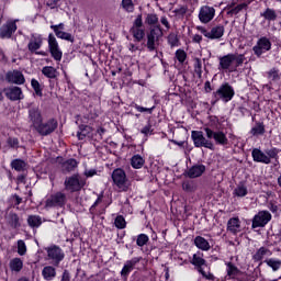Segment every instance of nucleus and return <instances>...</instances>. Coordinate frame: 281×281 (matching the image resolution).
<instances>
[{
    "label": "nucleus",
    "instance_id": "603ef678",
    "mask_svg": "<svg viewBox=\"0 0 281 281\" xmlns=\"http://www.w3.org/2000/svg\"><path fill=\"white\" fill-rule=\"evenodd\" d=\"M132 106L138 111V113H149V115H153V111H155V105L151 108H144L138 105L137 103H132Z\"/></svg>",
    "mask_w": 281,
    "mask_h": 281
},
{
    "label": "nucleus",
    "instance_id": "423d86ee",
    "mask_svg": "<svg viewBox=\"0 0 281 281\" xmlns=\"http://www.w3.org/2000/svg\"><path fill=\"white\" fill-rule=\"evenodd\" d=\"M45 251L47 252V260H50L54 267H58L65 260V251L59 246H48L45 248Z\"/></svg>",
    "mask_w": 281,
    "mask_h": 281
},
{
    "label": "nucleus",
    "instance_id": "8fccbe9b",
    "mask_svg": "<svg viewBox=\"0 0 281 281\" xmlns=\"http://www.w3.org/2000/svg\"><path fill=\"white\" fill-rule=\"evenodd\" d=\"M114 225L117 229L126 228V220L122 215H117L114 220Z\"/></svg>",
    "mask_w": 281,
    "mask_h": 281
},
{
    "label": "nucleus",
    "instance_id": "6e6552de",
    "mask_svg": "<svg viewBox=\"0 0 281 281\" xmlns=\"http://www.w3.org/2000/svg\"><path fill=\"white\" fill-rule=\"evenodd\" d=\"M87 182L80 175H74L71 177L66 178L64 186L68 192H80L81 188H85Z\"/></svg>",
    "mask_w": 281,
    "mask_h": 281
},
{
    "label": "nucleus",
    "instance_id": "cd10ccee",
    "mask_svg": "<svg viewBox=\"0 0 281 281\" xmlns=\"http://www.w3.org/2000/svg\"><path fill=\"white\" fill-rule=\"evenodd\" d=\"M194 245L198 249H201V251H210L211 249L210 241L202 236H196L194 238Z\"/></svg>",
    "mask_w": 281,
    "mask_h": 281
},
{
    "label": "nucleus",
    "instance_id": "e2e57ef3",
    "mask_svg": "<svg viewBox=\"0 0 281 281\" xmlns=\"http://www.w3.org/2000/svg\"><path fill=\"white\" fill-rule=\"evenodd\" d=\"M140 133H142L143 135H146L147 137H148V135H153V125H150V123H148L147 125H145V126L142 128Z\"/></svg>",
    "mask_w": 281,
    "mask_h": 281
},
{
    "label": "nucleus",
    "instance_id": "a878e982",
    "mask_svg": "<svg viewBox=\"0 0 281 281\" xmlns=\"http://www.w3.org/2000/svg\"><path fill=\"white\" fill-rule=\"evenodd\" d=\"M198 273H200L203 280H207V281L216 280V277L214 276V273H212L211 268L207 265L198 269Z\"/></svg>",
    "mask_w": 281,
    "mask_h": 281
},
{
    "label": "nucleus",
    "instance_id": "7c9ffc66",
    "mask_svg": "<svg viewBox=\"0 0 281 281\" xmlns=\"http://www.w3.org/2000/svg\"><path fill=\"white\" fill-rule=\"evenodd\" d=\"M42 276L44 280L52 281L54 278H56V268L52 266H46L42 270Z\"/></svg>",
    "mask_w": 281,
    "mask_h": 281
},
{
    "label": "nucleus",
    "instance_id": "a211bd4d",
    "mask_svg": "<svg viewBox=\"0 0 281 281\" xmlns=\"http://www.w3.org/2000/svg\"><path fill=\"white\" fill-rule=\"evenodd\" d=\"M16 23L19 20H9L0 27V38H12V34L16 32Z\"/></svg>",
    "mask_w": 281,
    "mask_h": 281
},
{
    "label": "nucleus",
    "instance_id": "69168bd1",
    "mask_svg": "<svg viewBox=\"0 0 281 281\" xmlns=\"http://www.w3.org/2000/svg\"><path fill=\"white\" fill-rule=\"evenodd\" d=\"M144 25V21L142 20V15H138L132 27H142Z\"/></svg>",
    "mask_w": 281,
    "mask_h": 281
},
{
    "label": "nucleus",
    "instance_id": "4c0bfd02",
    "mask_svg": "<svg viewBox=\"0 0 281 281\" xmlns=\"http://www.w3.org/2000/svg\"><path fill=\"white\" fill-rule=\"evenodd\" d=\"M263 262H266L267 266L270 267V269H272V271H280V268H281L280 259L269 258V259H266Z\"/></svg>",
    "mask_w": 281,
    "mask_h": 281
},
{
    "label": "nucleus",
    "instance_id": "f704fd0d",
    "mask_svg": "<svg viewBox=\"0 0 281 281\" xmlns=\"http://www.w3.org/2000/svg\"><path fill=\"white\" fill-rule=\"evenodd\" d=\"M247 186L245 183H239L233 191L234 196L243 198L248 194Z\"/></svg>",
    "mask_w": 281,
    "mask_h": 281
},
{
    "label": "nucleus",
    "instance_id": "680f3d73",
    "mask_svg": "<svg viewBox=\"0 0 281 281\" xmlns=\"http://www.w3.org/2000/svg\"><path fill=\"white\" fill-rule=\"evenodd\" d=\"M8 146L11 148H19V138L16 137H9L7 140Z\"/></svg>",
    "mask_w": 281,
    "mask_h": 281
},
{
    "label": "nucleus",
    "instance_id": "bf43d9fd",
    "mask_svg": "<svg viewBox=\"0 0 281 281\" xmlns=\"http://www.w3.org/2000/svg\"><path fill=\"white\" fill-rule=\"evenodd\" d=\"M194 71L199 78H201L203 74V64L200 61V59H195L194 61Z\"/></svg>",
    "mask_w": 281,
    "mask_h": 281
},
{
    "label": "nucleus",
    "instance_id": "b1692460",
    "mask_svg": "<svg viewBox=\"0 0 281 281\" xmlns=\"http://www.w3.org/2000/svg\"><path fill=\"white\" fill-rule=\"evenodd\" d=\"M273 252L267 247H260L254 255L252 260L255 262H262L265 258H269V256H272Z\"/></svg>",
    "mask_w": 281,
    "mask_h": 281
},
{
    "label": "nucleus",
    "instance_id": "37998d69",
    "mask_svg": "<svg viewBox=\"0 0 281 281\" xmlns=\"http://www.w3.org/2000/svg\"><path fill=\"white\" fill-rule=\"evenodd\" d=\"M144 164H145V160L139 155H135L131 159L132 168H135L136 170H139V168H142L144 166Z\"/></svg>",
    "mask_w": 281,
    "mask_h": 281
},
{
    "label": "nucleus",
    "instance_id": "1a4fd4ad",
    "mask_svg": "<svg viewBox=\"0 0 281 281\" xmlns=\"http://www.w3.org/2000/svg\"><path fill=\"white\" fill-rule=\"evenodd\" d=\"M204 133L207 139H214L217 146H227L229 144V139H227V134L223 131H213L210 127H204Z\"/></svg>",
    "mask_w": 281,
    "mask_h": 281
},
{
    "label": "nucleus",
    "instance_id": "864d4df0",
    "mask_svg": "<svg viewBox=\"0 0 281 281\" xmlns=\"http://www.w3.org/2000/svg\"><path fill=\"white\" fill-rule=\"evenodd\" d=\"M18 254L19 256H25L27 254V246L23 239L18 240Z\"/></svg>",
    "mask_w": 281,
    "mask_h": 281
},
{
    "label": "nucleus",
    "instance_id": "6e6d98bb",
    "mask_svg": "<svg viewBox=\"0 0 281 281\" xmlns=\"http://www.w3.org/2000/svg\"><path fill=\"white\" fill-rule=\"evenodd\" d=\"M149 238H148V235L146 234H139L137 236V239H136V245L138 247H144V245H146L148 243Z\"/></svg>",
    "mask_w": 281,
    "mask_h": 281
},
{
    "label": "nucleus",
    "instance_id": "5701e85b",
    "mask_svg": "<svg viewBox=\"0 0 281 281\" xmlns=\"http://www.w3.org/2000/svg\"><path fill=\"white\" fill-rule=\"evenodd\" d=\"M251 155L254 161H257V164H271L269 156L258 148L252 149Z\"/></svg>",
    "mask_w": 281,
    "mask_h": 281
},
{
    "label": "nucleus",
    "instance_id": "4be33fe9",
    "mask_svg": "<svg viewBox=\"0 0 281 281\" xmlns=\"http://www.w3.org/2000/svg\"><path fill=\"white\" fill-rule=\"evenodd\" d=\"M226 280H236L238 276H240V269L236 267V265L232 263V261H226Z\"/></svg>",
    "mask_w": 281,
    "mask_h": 281
},
{
    "label": "nucleus",
    "instance_id": "c85d7f7f",
    "mask_svg": "<svg viewBox=\"0 0 281 281\" xmlns=\"http://www.w3.org/2000/svg\"><path fill=\"white\" fill-rule=\"evenodd\" d=\"M9 268L13 273H20L23 270V261L21 258L15 257L10 260Z\"/></svg>",
    "mask_w": 281,
    "mask_h": 281
},
{
    "label": "nucleus",
    "instance_id": "e433bc0d",
    "mask_svg": "<svg viewBox=\"0 0 281 281\" xmlns=\"http://www.w3.org/2000/svg\"><path fill=\"white\" fill-rule=\"evenodd\" d=\"M55 35L57 36V38H60L61 41H68V43H74L75 41L74 35L65 31H58L55 29Z\"/></svg>",
    "mask_w": 281,
    "mask_h": 281
},
{
    "label": "nucleus",
    "instance_id": "4d7b16f0",
    "mask_svg": "<svg viewBox=\"0 0 281 281\" xmlns=\"http://www.w3.org/2000/svg\"><path fill=\"white\" fill-rule=\"evenodd\" d=\"M176 58L181 65H183V63H186V58H188V54L183 49H178L176 50Z\"/></svg>",
    "mask_w": 281,
    "mask_h": 281
},
{
    "label": "nucleus",
    "instance_id": "58836bf2",
    "mask_svg": "<svg viewBox=\"0 0 281 281\" xmlns=\"http://www.w3.org/2000/svg\"><path fill=\"white\" fill-rule=\"evenodd\" d=\"M131 32H132L133 37L135 38V41H137V43L143 41L144 36H146V32L142 27H132Z\"/></svg>",
    "mask_w": 281,
    "mask_h": 281
},
{
    "label": "nucleus",
    "instance_id": "2f4dec72",
    "mask_svg": "<svg viewBox=\"0 0 281 281\" xmlns=\"http://www.w3.org/2000/svg\"><path fill=\"white\" fill-rule=\"evenodd\" d=\"M260 16L269 23L278 20V13L271 8H267L262 13H260Z\"/></svg>",
    "mask_w": 281,
    "mask_h": 281
},
{
    "label": "nucleus",
    "instance_id": "13d9d810",
    "mask_svg": "<svg viewBox=\"0 0 281 281\" xmlns=\"http://www.w3.org/2000/svg\"><path fill=\"white\" fill-rule=\"evenodd\" d=\"M279 153H280V149L276 147L266 150V155L267 157H269V159H278Z\"/></svg>",
    "mask_w": 281,
    "mask_h": 281
},
{
    "label": "nucleus",
    "instance_id": "ddd939ff",
    "mask_svg": "<svg viewBox=\"0 0 281 281\" xmlns=\"http://www.w3.org/2000/svg\"><path fill=\"white\" fill-rule=\"evenodd\" d=\"M252 52L255 56L258 57L262 54H267V52H271V40L267 36H261L252 47Z\"/></svg>",
    "mask_w": 281,
    "mask_h": 281
},
{
    "label": "nucleus",
    "instance_id": "a19ab883",
    "mask_svg": "<svg viewBox=\"0 0 281 281\" xmlns=\"http://www.w3.org/2000/svg\"><path fill=\"white\" fill-rule=\"evenodd\" d=\"M227 8L231 9L227 12V14H229L231 16H234V15L238 14L239 12H241V10H245V8H247V4L241 3L234 8V2H232V3H228Z\"/></svg>",
    "mask_w": 281,
    "mask_h": 281
},
{
    "label": "nucleus",
    "instance_id": "dca6fc26",
    "mask_svg": "<svg viewBox=\"0 0 281 281\" xmlns=\"http://www.w3.org/2000/svg\"><path fill=\"white\" fill-rule=\"evenodd\" d=\"M142 262V257H133L130 260H126L123 265V268L121 270V278L123 280H128V276H131V272Z\"/></svg>",
    "mask_w": 281,
    "mask_h": 281
},
{
    "label": "nucleus",
    "instance_id": "f3484780",
    "mask_svg": "<svg viewBox=\"0 0 281 281\" xmlns=\"http://www.w3.org/2000/svg\"><path fill=\"white\" fill-rule=\"evenodd\" d=\"M43 122V113L41 112V109L34 106L29 109V123L31 124V127L36 131V127L41 125Z\"/></svg>",
    "mask_w": 281,
    "mask_h": 281
},
{
    "label": "nucleus",
    "instance_id": "9b49d317",
    "mask_svg": "<svg viewBox=\"0 0 281 281\" xmlns=\"http://www.w3.org/2000/svg\"><path fill=\"white\" fill-rule=\"evenodd\" d=\"M56 128H58V121L56 119H49L45 123L42 121L35 131L38 135H42V137H47V135H52Z\"/></svg>",
    "mask_w": 281,
    "mask_h": 281
},
{
    "label": "nucleus",
    "instance_id": "5fc2aeb1",
    "mask_svg": "<svg viewBox=\"0 0 281 281\" xmlns=\"http://www.w3.org/2000/svg\"><path fill=\"white\" fill-rule=\"evenodd\" d=\"M168 44L170 45V47H179V37L177 36V34H169Z\"/></svg>",
    "mask_w": 281,
    "mask_h": 281
},
{
    "label": "nucleus",
    "instance_id": "bb28decb",
    "mask_svg": "<svg viewBox=\"0 0 281 281\" xmlns=\"http://www.w3.org/2000/svg\"><path fill=\"white\" fill-rule=\"evenodd\" d=\"M191 265H193V267H195V269L198 271V269L206 267L207 266V261H205L203 259V254L196 252V254L193 255V258L191 260Z\"/></svg>",
    "mask_w": 281,
    "mask_h": 281
},
{
    "label": "nucleus",
    "instance_id": "9d476101",
    "mask_svg": "<svg viewBox=\"0 0 281 281\" xmlns=\"http://www.w3.org/2000/svg\"><path fill=\"white\" fill-rule=\"evenodd\" d=\"M43 47V35L38 33L31 34V38L27 44V49L31 52V54H36L37 56H45V52L41 49Z\"/></svg>",
    "mask_w": 281,
    "mask_h": 281
},
{
    "label": "nucleus",
    "instance_id": "39448f33",
    "mask_svg": "<svg viewBox=\"0 0 281 281\" xmlns=\"http://www.w3.org/2000/svg\"><path fill=\"white\" fill-rule=\"evenodd\" d=\"M191 139L195 148H207L209 150H214V143L211 138L205 137L202 131H192Z\"/></svg>",
    "mask_w": 281,
    "mask_h": 281
},
{
    "label": "nucleus",
    "instance_id": "393cba45",
    "mask_svg": "<svg viewBox=\"0 0 281 281\" xmlns=\"http://www.w3.org/2000/svg\"><path fill=\"white\" fill-rule=\"evenodd\" d=\"M203 172H205V165H194L188 170L187 176L190 179H196L201 177Z\"/></svg>",
    "mask_w": 281,
    "mask_h": 281
},
{
    "label": "nucleus",
    "instance_id": "473e14b6",
    "mask_svg": "<svg viewBox=\"0 0 281 281\" xmlns=\"http://www.w3.org/2000/svg\"><path fill=\"white\" fill-rule=\"evenodd\" d=\"M76 168H78V161L74 158L68 159L63 164L64 172H74Z\"/></svg>",
    "mask_w": 281,
    "mask_h": 281
},
{
    "label": "nucleus",
    "instance_id": "3c124183",
    "mask_svg": "<svg viewBox=\"0 0 281 281\" xmlns=\"http://www.w3.org/2000/svg\"><path fill=\"white\" fill-rule=\"evenodd\" d=\"M147 25H157L159 23V18L155 13H148L145 19Z\"/></svg>",
    "mask_w": 281,
    "mask_h": 281
},
{
    "label": "nucleus",
    "instance_id": "c756f323",
    "mask_svg": "<svg viewBox=\"0 0 281 281\" xmlns=\"http://www.w3.org/2000/svg\"><path fill=\"white\" fill-rule=\"evenodd\" d=\"M227 229L231 234H238L240 232V220L238 217H233L227 223Z\"/></svg>",
    "mask_w": 281,
    "mask_h": 281
},
{
    "label": "nucleus",
    "instance_id": "412c9836",
    "mask_svg": "<svg viewBox=\"0 0 281 281\" xmlns=\"http://www.w3.org/2000/svg\"><path fill=\"white\" fill-rule=\"evenodd\" d=\"M7 80L8 82H11L12 85H24L25 83V77L23 76V72L19 70L9 71L7 74Z\"/></svg>",
    "mask_w": 281,
    "mask_h": 281
},
{
    "label": "nucleus",
    "instance_id": "09e8293b",
    "mask_svg": "<svg viewBox=\"0 0 281 281\" xmlns=\"http://www.w3.org/2000/svg\"><path fill=\"white\" fill-rule=\"evenodd\" d=\"M268 80L270 82H278L280 80V70L272 68L268 71Z\"/></svg>",
    "mask_w": 281,
    "mask_h": 281
},
{
    "label": "nucleus",
    "instance_id": "a18cd8bd",
    "mask_svg": "<svg viewBox=\"0 0 281 281\" xmlns=\"http://www.w3.org/2000/svg\"><path fill=\"white\" fill-rule=\"evenodd\" d=\"M121 8L124 10V12H135V3H133V0H122Z\"/></svg>",
    "mask_w": 281,
    "mask_h": 281
},
{
    "label": "nucleus",
    "instance_id": "338daca9",
    "mask_svg": "<svg viewBox=\"0 0 281 281\" xmlns=\"http://www.w3.org/2000/svg\"><path fill=\"white\" fill-rule=\"evenodd\" d=\"M79 131L81 133H85L86 135H89V133H91L92 128L89 125H81V126H79Z\"/></svg>",
    "mask_w": 281,
    "mask_h": 281
},
{
    "label": "nucleus",
    "instance_id": "f03ea898",
    "mask_svg": "<svg viewBox=\"0 0 281 281\" xmlns=\"http://www.w3.org/2000/svg\"><path fill=\"white\" fill-rule=\"evenodd\" d=\"M113 186L119 192H128L131 190V180L126 177V171L122 168L114 169L111 175Z\"/></svg>",
    "mask_w": 281,
    "mask_h": 281
},
{
    "label": "nucleus",
    "instance_id": "2eb2a0df",
    "mask_svg": "<svg viewBox=\"0 0 281 281\" xmlns=\"http://www.w3.org/2000/svg\"><path fill=\"white\" fill-rule=\"evenodd\" d=\"M272 215L269 211H259L252 218L251 227L256 229L258 227H266L271 222Z\"/></svg>",
    "mask_w": 281,
    "mask_h": 281
},
{
    "label": "nucleus",
    "instance_id": "0e129e2a",
    "mask_svg": "<svg viewBox=\"0 0 281 281\" xmlns=\"http://www.w3.org/2000/svg\"><path fill=\"white\" fill-rule=\"evenodd\" d=\"M50 30H53V32H55V33H56V30L58 32H63V30H65V24L59 23V24L50 25Z\"/></svg>",
    "mask_w": 281,
    "mask_h": 281
},
{
    "label": "nucleus",
    "instance_id": "052dcab7",
    "mask_svg": "<svg viewBox=\"0 0 281 281\" xmlns=\"http://www.w3.org/2000/svg\"><path fill=\"white\" fill-rule=\"evenodd\" d=\"M176 16H184L186 12H188V8L187 7H178L173 10Z\"/></svg>",
    "mask_w": 281,
    "mask_h": 281
},
{
    "label": "nucleus",
    "instance_id": "aec40b11",
    "mask_svg": "<svg viewBox=\"0 0 281 281\" xmlns=\"http://www.w3.org/2000/svg\"><path fill=\"white\" fill-rule=\"evenodd\" d=\"M4 95L12 102H16V100H23V90L16 86L9 87L4 89Z\"/></svg>",
    "mask_w": 281,
    "mask_h": 281
},
{
    "label": "nucleus",
    "instance_id": "774afa93",
    "mask_svg": "<svg viewBox=\"0 0 281 281\" xmlns=\"http://www.w3.org/2000/svg\"><path fill=\"white\" fill-rule=\"evenodd\" d=\"M60 281H71V277L69 274V271L65 270L63 272Z\"/></svg>",
    "mask_w": 281,
    "mask_h": 281
},
{
    "label": "nucleus",
    "instance_id": "0eeeda50",
    "mask_svg": "<svg viewBox=\"0 0 281 281\" xmlns=\"http://www.w3.org/2000/svg\"><path fill=\"white\" fill-rule=\"evenodd\" d=\"M196 30L200 31L205 38H209L210 41H217L218 38H223L225 34V26L223 25H216L211 29V31H207L205 26H196Z\"/></svg>",
    "mask_w": 281,
    "mask_h": 281
},
{
    "label": "nucleus",
    "instance_id": "de8ad7c7",
    "mask_svg": "<svg viewBox=\"0 0 281 281\" xmlns=\"http://www.w3.org/2000/svg\"><path fill=\"white\" fill-rule=\"evenodd\" d=\"M250 133L255 137L258 135H265V124L256 123V125L250 130Z\"/></svg>",
    "mask_w": 281,
    "mask_h": 281
},
{
    "label": "nucleus",
    "instance_id": "ea45409f",
    "mask_svg": "<svg viewBox=\"0 0 281 281\" xmlns=\"http://www.w3.org/2000/svg\"><path fill=\"white\" fill-rule=\"evenodd\" d=\"M8 223L14 229H16L18 227H21V220L19 218V215H16L15 213H10L8 215Z\"/></svg>",
    "mask_w": 281,
    "mask_h": 281
},
{
    "label": "nucleus",
    "instance_id": "7ed1b4c3",
    "mask_svg": "<svg viewBox=\"0 0 281 281\" xmlns=\"http://www.w3.org/2000/svg\"><path fill=\"white\" fill-rule=\"evenodd\" d=\"M161 36H164L161 26L156 25L150 27L149 33L147 34L146 44L148 52H157V47H159V38H161Z\"/></svg>",
    "mask_w": 281,
    "mask_h": 281
},
{
    "label": "nucleus",
    "instance_id": "f8f14e48",
    "mask_svg": "<svg viewBox=\"0 0 281 281\" xmlns=\"http://www.w3.org/2000/svg\"><path fill=\"white\" fill-rule=\"evenodd\" d=\"M67 203V194L64 192H56L50 195L45 203V207H65Z\"/></svg>",
    "mask_w": 281,
    "mask_h": 281
},
{
    "label": "nucleus",
    "instance_id": "6ab92c4d",
    "mask_svg": "<svg viewBox=\"0 0 281 281\" xmlns=\"http://www.w3.org/2000/svg\"><path fill=\"white\" fill-rule=\"evenodd\" d=\"M216 16V9L210 5H203L199 11V20L201 23H210Z\"/></svg>",
    "mask_w": 281,
    "mask_h": 281
},
{
    "label": "nucleus",
    "instance_id": "79ce46f5",
    "mask_svg": "<svg viewBox=\"0 0 281 281\" xmlns=\"http://www.w3.org/2000/svg\"><path fill=\"white\" fill-rule=\"evenodd\" d=\"M27 224L30 227H41L43 225V218L38 215H30L27 217Z\"/></svg>",
    "mask_w": 281,
    "mask_h": 281
},
{
    "label": "nucleus",
    "instance_id": "f257e3e1",
    "mask_svg": "<svg viewBox=\"0 0 281 281\" xmlns=\"http://www.w3.org/2000/svg\"><path fill=\"white\" fill-rule=\"evenodd\" d=\"M245 63V55L243 54H227L223 57H220V71H226L228 74H234L240 65Z\"/></svg>",
    "mask_w": 281,
    "mask_h": 281
},
{
    "label": "nucleus",
    "instance_id": "72a5a7b5",
    "mask_svg": "<svg viewBox=\"0 0 281 281\" xmlns=\"http://www.w3.org/2000/svg\"><path fill=\"white\" fill-rule=\"evenodd\" d=\"M199 189V184L195 181L192 180H187L184 182H182V190L184 192H196V190Z\"/></svg>",
    "mask_w": 281,
    "mask_h": 281
},
{
    "label": "nucleus",
    "instance_id": "c9c22d12",
    "mask_svg": "<svg viewBox=\"0 0 281 281\" xmlns=\"http://www.w3.org/2000/svg\"><path fill=\"white\" fill-rule=\"evenodd\" d=\"M11 167L13 170H16V172H23V170L27 168V164L22 159H14L11 161Z\"/></svg>",
    "mask_w": 281,
    "mask_h": 281
},
{
    "label": "nucleus",
    "instance_id": "c03bdc74",
    "mask_svg": "<svg viewBox=\"0 0 281 281\" xmlns=\"http://www.w3.org/2000/svg\"><path fill=\"white\" fill-rule=\"evenodd\" d=\"M42 74L43 76H45L46 78H50L54 79L56 78V75L58 74L56 68L52 67V66H45L42 68Z\"/></svg>",
    "mask_w": 281,
    "mask_h": 281
},
{
    "label": "nucleus",
    "instance_id": "49530a36",
    "mask_svg": "<svg viewBox=\"0 0 281 281\" xmlns=\"http://www.w3.org/2000/svg\"><path fill=\"white\" fill-rule=\"evenodd\" d=\"M32 89L34 90L35 94L38 98H43V88L41 87V83L36 79L31 80Z\"/></svg>",
    "mask_w": 281,
    "mask_h": 281
},
{
    "label": "nucleus",
    "instance_id": "4468645a",
    "mask_svg": "<svg viewBox=\"0 0 281 281\" xmlns=\"http://www.w3.org/2000/svg\"><path fill=\"white\" fill-rule=\"evenodd\" d=\"M48 49L50 52L52 57L54 60H57L60 63L63 60V50H60V46L58 45V40H56V36L54 34H48Z\"/></svg>",
    "mask_w": 281,
    "mask_h": 281
},
{
    "label": "nucleus",
    "instance_id": "20e7f679",
    "mask_svg": "<svg viewBox=\"0 0 281 281\" xmlns=\"http://www.w3.org/2000/svg\"><path fill=\"white\" fill-rule=\"evenodd\" d=\"M213 95L216 100H221L222 102H232L234 100V95H236V91L232 85L224 82L222 83L218 89L213 92Z\"/></svg>",
    "mask_w": 281,
    "mask_h": 281
}]
</instances>
